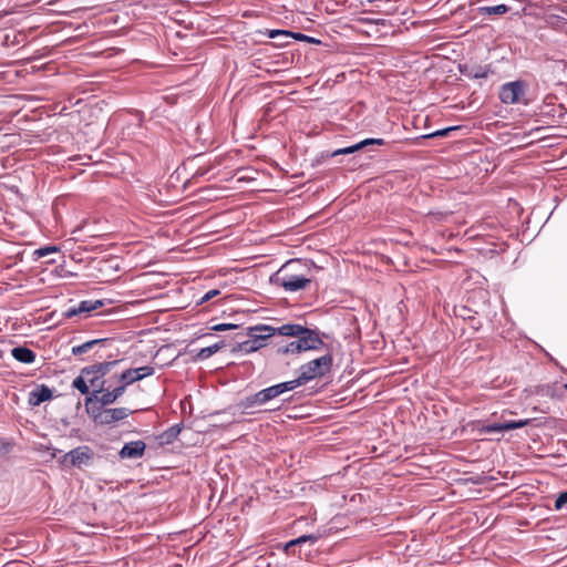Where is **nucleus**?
Segmentation results:
<instances>
[{"mask_svg":"<svg viewBox=\"0 0 567 567\" xmlns=\"http://www.w3.org/2000/svg\"><path fill=\"white\" fill-rule=\"evenodd\" d=\"M118 362V360L103 361L82 369V373H84L90 388H92L91 395L85 399L86 405L93 401V398H97V394L103 392L106 385L111 386L114 383L112 375L109 379H105V377Z\"/></svg>","mask_w":567,"mask_h":567,"instance_id":"nucleus-1","label":"nucleus"},{"mask_svg":"<svg viewBox=\"0 0 567 567\" xmlns=\"http://www.w3.org/2000/svg\"><path fill=\"white\" fill-rule=\"evenodd\" d=\"M301 266H303V264L300 260H289L278 271L276 282L286 291L290 292L305 289L310 284V279L298 274Z\"/></svg>","mask_w":567,"mask_h":567,"instance_id":"nucleus-2","label":"nucleus"},{"mask_svg":"<svg viewBox=\"0 0 567 567\" xmlns=\"http://www.w3.org/2000/svg\"><path fill=\"white\" fill-rule=\"evenodd\" d=\"M333 363V358L331 354H324L320 358L309 361L308 363L301 365L300 374L296 379L297 384H305L308 381L322 377L331 370Z\"/></svg>","mask_w":567,"mask_h":567,"instance_id":"nucleus-3","label":"nucleus"},{"mask_svg":"<svg viewBox=\"0 0 567 567\" xmlns=\"http://www.w3.org/2000/svg\"><path fill=\"white\" fill-rule=\"evenodd\" d=\"M276 334V328L260 324L249 328V339L238 343L240 351L250 353L266 346L267 339Z\"/></svg>","mask_w":567,"mask_h":567,"instance_id":"nucleus-4","label":"nucleus"},{"mask_svg":"<svg viewBox=\"0 0 567 567\" xmlns=\"http://www.w3.org/2000/svg\"><path fill=\"white\" fill-rule=\"evenodd\" d=\"M526 84L523 81L505 83L499 89V100L505 104L519 103L525 95Z\"/></svg>","mask_w":567,"mask_h":567,"instance_id":"nucleus-5","label":"nucleus"},{"mask_svg":"<svg viewBox=\"0 0 567 567\" xmlns=\"http://www.w3.org/2000/svg\"><path fill=\"white\" fill-rule=\"evenodd\" d=\"M130 414V410L126 408H112L100 410L99 412L93 411V420L94 422L109 425L114 422H118L127 417Z\"/></svg>","mask_w":567,"mask_h":567,"instance_id":"nucleus-6","label":"nucleus"},{"mask_svg":"<svg viewBox=\"0 0 567 567\" xmlns=\"http://www.w3.org/2000/svg\"><path fill=\"white\" fill-rule=\"evenodd\" d=\"M299 343V349L305 352L309 350H318L323 346V341L320 339L317 331L303 328L302 333L296 337Z\"/></svg>","mask_w":567,"mask_h":567,"instance_id":"nucleus-7","label":"nucleus"},{"mask_svg":"<svg viewBox=\"0 0 567 567\" xmlns=\"http://www.w3.org/2000/svg\"><path fill=\"white\" fill-rule=\"evenodd\" d=\"M532 420H512L506 422H499V423H493V424H486L478 427V432L484 433H492V432H504V431H511L524 427L528 424H530Z\"/></svg>","mask_w":567,"mask_h":567,"instance_id":"nucleus-8","label":"nucleus"},{"mask_svg":"<svg viewBox=\"0 0 567 567\" xmlns=\"http://www.w3.org/2000/svg\"><path fill=\"white\" fill-rule=\"evenodd\" d=\"M93 457V452L89 446H79L64 455V461L73 466L86 465Z\"/></svg>","mask_w":567,"mask_h":567,"instance_id":"nucleus-9","label":"nucleus"},{"mask_svg":"<svg viewBox=\"0 0 567 567\" xmlns=\"http://www.w3.org/2000/svg\"><path fill=\"white\" fill-rule=\"evenodd\" d=\"M145 447L146 445L143 441H132L124 444L118 455L121 458H138L143 456Z\"/></svg>","mask_w":567,"mask_h":567,"instance_id":"nucleus-10","label":"nucleus"},{"mask_svg":"<svg viewBox=\"0 0 567 567\" xmlns=\"http://www.w3.org/2000/svg\"><path fill=\"white\" fill-rule=\"evenodd\" d=\"M275 398H277V394L275 393V390L271 389V386H269V388L258 391L257 393H255L251 396H248L246 399L245 406L250 408L254 405H262V404L267 403L268 401L274 400Z\"/></svg>","mask_w":567,"mask_h":567,"instance_id":"nucleus-11","label":"nucleus"},{"mask_svg":"<svg viewBox=\"0 0 567 567\" xmlns=\"http://www.w3.org/2000/svg\"><path fill=\"white\" fill-rule=\"evenodd\" d=\"M124 394V386H114L113 390H107L104 388L103 392L97 394V398H93L96 400L102 406L110 405L114 403L118 398Z\"/></svg>","mask_w":567,"mask_h":567,"instance_id":"nucleus-12","label":"nucleus"},{"mask_svg":"<svg viewBox=\"0 0 567 567\" xmlns=\"http://www.w3.org/2000/svg\"><path fill=\"white\" fill-rule=\"evenodd\" d=\"M383 144H384V140H382V138H367V140L361 141L352 146L339 148V150L334 151L332 153V156L351 154V153L359 151L368 145H383Z\"/></svg>","mask_w":567,"mask_h":567,"instance_id":"nucleus-13","label":"nucleus"},{"mask_svg":"<svg viewBox=\"0 0 567 567\" xmlns=\"http://www.w3.org/2000/svg\"><path fill=\"white\" fill-rule=\"evenodd\" d=\"M111 342L112 341L110 339H94V340H90V341H86V342H84L82 344L74 346L72 348V354L80 355V354H83V353H86V352L91 351L95 347H104V346L110 344Z\"/></svg>","mask_w":567,"mask_h":567,"instance_id":"nucleus-14","label":"nucleus"},{"mask_svg":"<svg viewBox=\"0 0 567 567\" xmlns=\"http://www.w3.org/2000/svg\"><path fill=\"white\" fill-rule=\"evenodd\" d=\"M112 379L114 383H118L117 386H124V391L126 386L141 380V377L134 372L133 369H127L120 374H112Z\"/></svg>","mask_w":567,"mask_h":567,"instance_id":"nucleus-15","label":"nucleus"},{"mask_svg":"<svg viewBox=\"0 0 567 567\" xmlns=\"http://www.w3.org/2000/svg\"><path fill=\"white\" fill-rule=\"evenodd\" d=\"M51 398H52V391L48 386L42 385L30 393L29 403L31 405L37 406V405H40L41 403L50 400Z\"/></svg>","mask_w":567,"mask_h":567,"instance_id":"nucleus-16","label":"nucleus"},{"mask_svg":"<svg viewBox=\"0 0 567 567\" xmlns=\"http://www.w3.org/2000/svg\"><path fill=\"white\" fill-rule=\"evenodd\" d=\"M11 355L19 362L33 363L35 360V353L25 347H16L11 350Z\"/></svg>","mask_w":567,"mask_h":567,"instance_id":"nucleus-17","label":"nucleus"},{"mask_svg":"<svg viewBox=\"0 0 567 567\" xmlns=\"http://www.w3.org/2000/svg\"><path fill=\"white\" fill-rule=\"evenodd\" d=\"M268 35L271 39H279L278 45L287 44L289 39H308V37L301 33L295 34L285 30H270Z\"/></svg>","mask_w":567,"mask_h":567,"instance_id":"nucleus-18","label":"nucleus"},{"mask_svg":"<svg viewBox=\"0 0 567 567\" xmlns=\"http://www.w3.org/2000/svg\"><path fill=\"white\" fill-rule=\"evenodd\" d=\"M303 326L297 323H287L276 329V333L285 337H297L302 333Z\"/></svg>","mask_w":567,"mask_h":567,"instance_id":"nucleus-19","label":"nucleus"},{"mask_svg":"<svg viewBox=\"0 0 567 567\" xmlns=\"http://www.w3.org/2000/svg\"><path fill=\"white\" fill-rule=\"evenodd\" d=\"M509 11L506 4L480 7L478 12L483 16H503Z\"/></svg>","mask_w":567,"mask_h":567,"instance_id":"nucleus-20","label":"nucleus"},{"mask_svg":"<svg viewBox=\"0 0 567 567\" xmlns=\"http://www.w3.org/2000/svg\"><path fill=\"white\" fill-rule=\"evenodd\" d=\"M224 347H225V343L221 341V342H217V343H215L213 346L203 348L197 353V358L199 360H206V359L210 358L213 354H215L217 351H219Z\"/></svg>","mask_w":567,"mask_h":567,"instance_id":"nucleus-21","label":"nucleus"},{"mask_svg":"<svg viewBox=\"0 0 567 567\" xmlns=\"http://www.w3.org/2000/svg\"><path fill=\"white\" fill-rule=\"evenodd\" d=\"M179 433H181V427L178 425L171 426L169 429H167L165 432H163L161 434V436H159L161 442L164 444H169L174 440L177 439Z\"/></svg>","mask_w":567,"mask_h":567,"instance_id":"nucleus-22","label":"nucleus"},{"mask_svg":"<svg viewBox=\"0 0 567 567\" xmlns=\"http://www.w3.org/2000/svg\"><path fill=\"white\" fill-rule=\"evenodd\" d=\"M302 351L299 349V343L297 342V340L277 347L278 354H299Z\"/></svg>","mask_w":567,"mask_h":567,"instance_id":"nucleus-23","label":"nucleus"},{"mask_svg":"<svg viewBox=\"0 0 567 567\" xmlns=\"http://www.w3.org/2000/svg\"><path fill=\"white\" fill-rule=\"evenodd\" d=\"M103 306V302L101 300H83L79 303L78 310L81 311V313H90L91 311H94Z\"/></svg>","mask_w":567,"mask_h":567,"instance_id":"nucleus-24","label":"nucleus"},{"mask_svg":"<svg viewBox=\"0 0 567 567\" xmlns=\"http://www.w3.org/2000/svg\"><path fill=\"white\" fill-rule=\"evenodd\" d=\"M298 386H300V384H297L296 379H295V380H290V381H286L282 383L271 385V389H274L277 396H279L280 394L288 392V391H292Z\"/></svg>","mask_w":567,"mask_h":567,"instance_id":"nucleus-25","label":"nucleus"},{"mask_svg":"<svg viewBox=\"0 0 567 567\" xmlns=\"http://www.w3.org/2000/svg\"><path fill=\"white\" fill-rule=\"evenodd\" d=\"M72 386L79 390L82 394H90V385L82 371L80 372V375L73 380Z\"/></svg>","mask_w":567,"mask_h":567,"instance_id":"nucleus-26","label":"nucleus"},{"mask_svg":"<svg viewBox=\"0 0 567 567\" xmlns=\"http://www.w3.org/2000/svg\"><path fill=\"white\" fill-rule=\"evenodd\" d=\"M318 539L317 536H313V535H302L296 539H292L290 540L287 545H286V549H288L289 547L291 546H295V545H298V544H302V543H306V542H316Z\"/></svg>","mask_w":567,"mask_h":567,"instance_id":"nucleus-27","label":"nucleus"},{"mask_svg":"<svg viewBox=\"0 0 567 567\" xmlns=\"http://www.w3.org/2000/svg\"><path fill=\"white\" fill-rule=\"evenodd\" d=\"M58 251V248L55 246H45V247H42V248H39L34 251V254L41 258V257H44V256H48L50 254H53V252H56Z\"/></svg>","mask_w":567,"mask_h":567,"instance_id":"nucleus-28","label":"nucleus"},{"mask_svg":"<svg viewBox=\"0 0 567 567\" xmlns=\"http://www.w3.org/2000/svg\"><path fill=\"white\" fill-rule=\"evenodd\" d=\"M135 373H137V375L141 377V380L148 377V375H152L154 373V369L152 367H140V368H136V369H133Z\"/></svg>","mask_w":567,"mask_h":567,"instance_id":"nucleus-29","label":"nucleus"},{"mask_svg":"<svg viewBox=\"0 0 567 567\" xmlns=\"http://www.w3.org/2000/svg\"><path fill=\"white\" fill-rule=\"evenodd\" d=\"M567 504V491L559 494L555 501V509L560 511Z\"/></svg>","mask_w":567,"mask_h":567,"instance_id":"nucleus-30","label":"nucleus"},{"mask_svg":"<svg viewBox=\"0 0 567 567\" xmlns=\"http://www.w3.org/2000/svg\"><path fill=\"white\" fill-rule=\"evenodd\" d=\"M487 74H488V71L482 66H477V68L473 69L470 73V75L474 79L486 78Z\"/></svg>","mask_w":567,"mask_h":567,"instance_id":"nucleus-31","label":"nucleus"},{"mask_svg":"<svg viewBox=\"0 0 567 567\" xmlns=\"http://www.w3.org/2000/svg\"><path fill=\"white\" fill-rule=\"evenodd\" d=\"M237 328V324H234V323H218V324H214L210 329L213 331H225V330H231V329H236Z\"/></svg>","mask_w":567,"mask_h":567,"instance_id":"nucleus-32","label":"nucleus"},{"mask_svg":"<svg viewBox=\"0 0 567 567\" xmlns=\"http://www.w3.org/2000/svg\"><path fill=\"white\" fill-rule=\"evenodd\" d=\"M455 130V127H447V128H443V130H439L434 133H431L429 135H425L424 137H436V136H445L449 134V132Z\"/></svg>","mask_w":567,"mask_h":567,"instance_id":"nucleus-33","label":"nucleus"},{"mask_svg":"<svg viewBox=\"0 0 567 567\" xmlns=\"http://www.w3.org/2000/svg\"><path fill=\"white\" fill-rule=\"evenodd\" d=\"M82 315L81 311L78 310V306L76 307H71L69 308L65 312H64V317L65 318H73L75 316H80Z\"/></svg>","mask_w":567,"mask_h":567,"instance_id":"nucleus-34","label":"nucleus"},{"mask_svg":"<svg viewBox=\"0 0 567 567\" xmlns=\"http://www.w3.org/2000/svg\"><path fill=\"white\" fill-rule=\"evenodd\" d=\"M216 295H218V291H217V290H210V291H208V292L203 297V300H204V301H207V300L212 299L213 297H215Z\"/></svg>","mask_w":567,"mask_h":567,"instance_id":"nucleus-35","label":"nucleus"},{"mask_svg":"<svg viewBox=\"0 0 567 567\" xmlns=\"http://www.w3.org/2000/svg\"><path fill=\"white\" fill-rule=\"evenodd\" d=\"M9 449V444L8 443H1L0 442V452H7Z\"/></svg>","mask_w":567,"mask_h":567,"instance_id":"nucleus-36","label":"nucleus"},{"mask_svg":"<svg viewBox=\"0 0 567 567\" xmlns=\"http://www.w3.org/2000/svg\"><path fill=\"white\" fill-rule=\"evenodd\" d=\"M565 386H566V389H567V384H566Z\"/></svg>","mask_w":567,"mask_h":567,"instance_id":"nucleus-37","label":"nucleus"}]
</instances>
